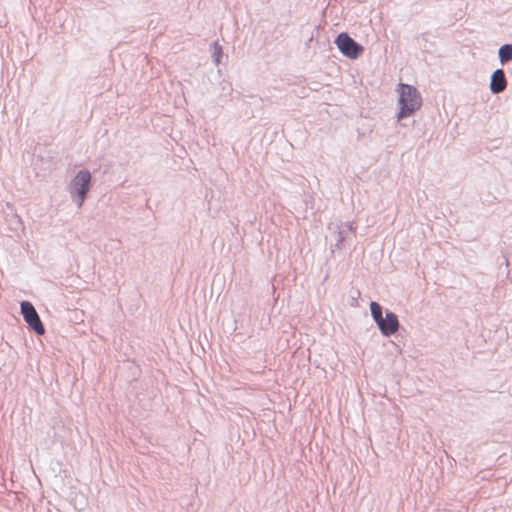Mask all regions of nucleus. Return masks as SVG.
Listing matches in <instances>:
<instances>
[{"instance_id": "7ed1b4c3", "label": "nucleus", "mask_w": 512, "mask_h": 512, "mask_svg": "<svg viewBox=\"0 0 512 512\" xmlns=\"http://www.w3.org/2000/svg\"><path fill=\"white\" fill-rule=\"evenodd\" d=\"M370 311L383 336L389 337L397 332L400 324L398 316L394 312L386 310L385 316H383V307L375 301L370 303Z\"/></svg>"}, {"instance_id": "39448f33", "label": "nucleus", "mask_w": 512, "mask_h": 512, "mask_svg": "<svg viewBox=\"0 0 512 512\" xmlns=\"http://www.w3.org/2000/svg\"><path fill=\"white\" fill-rule=\"evenodd\" d=\"M335 44L339 51L350 59L358 58L363 52L364 48L361 44L357 43L352 37L346 32L340 33L336 39Z\"/></svg>"}, {"instance_id": "9b49d317", "label": "nucleus", "mask_w": 512, "mask_h": 512, "mask_svg": "<svg viewBox=\"0 0 512 512\" xmlns=\"http://www.w3.org/2000/svg\"><path fill=\"white\" fill-rule=\"evenodd\" d=\"M224 276H220V275H216L213 282H212V290H218L221 288V282H222V278Z\"/></svg>"}, {"instance_id": "0eeeda50", "label": "nucleus", "mask_w": 512, "mask_h": 512, "mask_svg": "<svg viewBox=\"0 0 512 512\" xmlns=\"http://www.w3.org/2000/svg\"><path fill=\"white\" fill-rule=\"evenodd\" d=\"M355 228L353 227V223L348 222L345 225H343L337 232H334L335 234V247L337 249H342L344 247V242L346 238L350 234H354Z\"/></svg>"}, {"instance_id": "20e7f679", "label": "nucleus", "mask_w": 512, "mask_h": 512, "mask_svg": "<svg viewBox=\"0 0 512 512\" xmlns=\"http://www.w3.org/2000/svg\"><path fill=\"white\" fill-rule=\"evenodd\" d=\"M20 312L30 330L39 336L45 333V327L39 317V314L30 301L23 300L20 303Z\"/></svg>"}, {"instance_id": "f257e3e1", "label": "nucleus", "mask_w": 512, "mask_h": 512, "mask_svg": "<svg viewBox=\"0 0 512 512\" xmlns=\"http://www.w3.org/2000/svg\"><path fill=\"white\" fill-rule=\"evenodd\" d=\"M398 104L399 112L397 114L398 120L404 119L413 115L422 105V97L419 91L410 84L400 83L398 85Z\"/></svg>"}, {"instance_id": "6e6552de", "label": "nucleus", "mask_w": 512, "mask_h": 512, "mask_svg": "<svg viewBox=\"0 0 512 512\" xmlns=\"http://www.w3.org/2000/svg\"><path fill=\"white\" fill-rule=\"evenodd\" d=\"M498 56L502 65L512 61V44H504L498 50Z\"/></svg>"}, {"instance_id": "1a4fd4ad", "label": "nucleus", "mask_w": 512, "mask_h": 512, "mask_svg": "<svg viewBox=\"0 0 512 512\" xmlns=\"http://www.w3.org/2000/svg\"><path fill=\"white\" fill-rule=\"evenodd\" d=\"M9 221L12 230L18 231L23 229L22 220L17 214H13Z\"/></svg>"}, {"instance_id": "9d476101", "label": "nucleus", "mask_w": 512, "mask_h": 512, "mask_svg": "<svg viewBox=\"0 0 512 512\" xmlns=\"http://www.w3.org/2000/svg\"><path fill=\"white\" fill-rule=\"evenodd\" d=\"M214 48H215V50L213 53V60L216 65H219V63L221 62L222 55H223L222 46L218 43V41H215Z\"/></svg>"}, {"instance_id": "423d86ee", "label": "nucleus", "mask_w": 512, "mask_h": 512, "mask_svg": "<svg viewBox=\"0 0 512 512\" xmlns=\"http://www.w3.org/2000/svg\"><path fill=\"white\" fill-rule=\"evenodd\" d=\"M490 91L492 94L502 93L507 87V79L503 69H496L490 78Z\"/></svg>"}, {"instance_id": "f03ea898", "label": "nucleus", "mask_w": 512, "mask_h": 512, "mask_svg": "<svg viewBox=\"0 0 512 512\" xmlns=\"http://www.w3.org/2000/svg\"><path fill=\"white\" fill-rule=\"evenodd\" d=\"M92 174L87 169L79 170L68 185L72 201L78 208L82 207L92 187Z\"/></svg>"}]
</instances>
